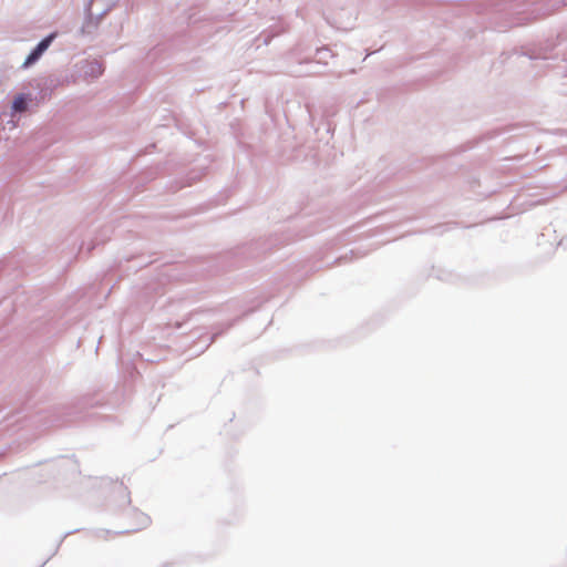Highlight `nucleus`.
Listing matches in <instances>:
<instances>
[{
  "mask_svg": "<svg viewBox=\"0 0 567 567\" xmlns=\"http://www.w3.org/2000/svg\"><path fill=\"white\" fill-rule=\"evenodd\" d=\"M12 107L16 112H23L27 110V99L24 95L20 94L14 97Z\"/></svg>",
  "mask_w": 567,
  "mask_h": 567,
  "instance_id": "1",
  "label": "nucleus"
},
{
  "mask_svg": "<svg viewBox=\"0 0 567 567\" xmlns=\"http://www.w3.org/2000/svg\"><path fill=\"white\" fill-rule=\"evenodd\" d=\"M54 38V34H50L49 37H47L45 39H43L37 47H35V50L42 54L48 48L49 45L51 44L52 40Z\"/></svg>",
  "mask_w": 567,
  "mask_h": 567,
  "instance_id": "2",
  "label": "nucleus"
},
{
  "mask_svg": "<svg viewBox=\"0 0 567 567\" xmlns=\"http://www.w3.org/2000/svg\"><path fill=\"white\" fill-rule=\"evenodd\" d=\"M54 38V34H50L49 37H47L45 39H43L37 47H35V50L42 54L48 48L49 45L51 44L52 40Z\"/></svg>",
  "mask_w": 567,
  "mask_h": 567,
  "instance_id": "3",
  "label": "nucleus"
},
{
  "mask_svg": "<svg viewBox=\"0 0 567 567\" xmlns=\"http://www.w3.org/2000/svg\"><path fill=\"white\" fill-rule=\"evenodd\" d=\"M41 56V54L34 49L29 55L28 58L25 59L24 61V65L28 66L32 63H34Z\"/></svg>",
  "mask_w": 567,
  "mask_h": 567,
  "instance_id": "4",
  "label": "nucleus"
}]
</instances>
